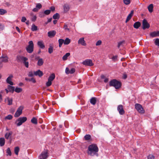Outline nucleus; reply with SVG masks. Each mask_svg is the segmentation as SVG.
<instances>
[{"mask_svg":"<svg viewBox=\"0 0 159 159\" xmlns=\"http://www.w3.org/2000/svg\"><path fill=\"white\" fill-rule=\"evenodd\" d=\"M98 148L97 145L92 144L89 145L88 147V154L91 156H93L98 151Z\"/></svg>","mask_w":159,"mask_h":159,"instance_id":"nucleus-1","label":"nucleus"},{"mask_svg":"<svg viewBox=\"0 0 159 159\" xmlns=\"http://www.w3.org/2000/svg\"><path fill=\"white\" fill-rule=\"evenodd\" d=\"M110 86H113L116 89L119 88L121 86V83L120 82L117 81L116 79L111 80L109 83Z\"/></svg>","mask_w":159,"mask_h":159,"instance_id":"nucleus-2","label":"nucleus"},{"mask_svg":"<svg viewBox=\"0 0 159 159\" xmlns=\"http://www.w3.org/2000/svg\"><path fill=\"white\" fill-rule=\"evenodd\" d=\"M29 45L26 48L27 52L30 53H32L34 51V44L32 41H30Z\"/></svg>","mask_w":159,"mask_h":159,"instance_id":"nucleus-3","label":"nucleus"},{"mask_svg":"<svg viewBox=\"0 0 159 159\" xmlns=\"http://www.w3.org/2000/svg\"><path fill=\"white\" fill-rule=\"evenodd\" d=\"M48 157V150H45L43 151L39 156V159H46Z\"/></svg>","mask_w":159,"mask_h":159,"instance_id":"nucleus-4","label":"nucleus"},{"mask_svg":"<svg viewBox=\"0 0 159 159\" xmlns=\"http://www.w3.org/2000/svg\"><path fill=\"white\" fill-rule=\"evenodd\" d=\"M135 107L137 111L140 114H142L144 113V111L140 104L136 103L135 105Z\"/></svg>","mask_w":159,"mask_h":159,"instance_id":"nucleus-5","label":"nucleus"},{"mask_svg":"<svg viewBox=\"0 0 159 159\" xmlns=\"http://www.w3.org/2000/svg\"><path fill=\"white\" fill-rule=\"evenodd\" d=\"M27 120V118L26 117H19L17 121L18 122L17 124V126H20L23 123L25 122Z\"/></svg>","mask_w":159,"mask_h":159,"instance_id":"nucleus-6","label":"nucleus"},{"mask_svg":"<svg viewBox=\"0 0 159 159\" xmlns=\"http://www.w3.org/2000/svg\"><path fill=\"white\" fill-rule=\"evenodd\" d=\"M82 64L84 65L90 66H92L94 65L92 62V60L89 59H86L83 61L82 62Z\"/></svg>","mask_w":159,"mask_h":159,"instance_id":"nucleus-7","label":"nucleus"},{"mask_svg":"<svg viewBox=\"0 0 159 159\" xmlns=\"http://www.w3.org/2000/svg\"><path fill=\"white\" fill-rule=\"evenodd\" d=\"M23 109V107L22 106L20 107L16 111L14 116L15 117H18L22 113V111Z\"/></svg>","mask_w":159,"mask_h":159,"instance_id":"nucleus-8","label":"nucleus"},{"mask_svg":"<svg viewBox=\"0 0 159 159\" xmlns=\"http://www.w3.org/2000/svg\"><path fill=\"white\" fill-rule=\"evenodd\" d=\"M143 29V30H145L146 29H148L150 27V25L148 23L147 20L145 19H144L143 20L142 22Z\"/></svg>","mask_w":159,"mask_h":159,"instance_id":"nucleus-9","label":"nucleus"},{"mask_svg":"<svg viewBox=\"0 0 159 159\" xmlns=\"http://www.w3.org/2000/svg\"><path fill=\"white\" fill-rule=\"evenodd\" d=\"M117 109L120 115H123L124 114L125 111L123 109V106L122 105H119L117 107Z\"/></svg>","mask_w":159,"mask_h":159,"instance_id":"nucleus-10","label":"nucleus"},{"mask_svg":"<svg viewBox=\"0 0 159 159\" xmlns=\"http://www.w3.org/2000/svg\"><path fill=\"white\" fill-rule=\"evenodd\" d=\"M75 71V69L74 68H72L70 70L68 67H66L65 70V72L67 74H72Z\"/></svg>","mask_w":159,"mask_h":159,"instance_id":"nucleus-11","label":"nucleus"},{"mask_svg":"<svg viewBox=\"0 0 159 159\" xmlns=\"http://www.w3.org/2000/svg\"><path fill=\"white\" fill-rule=\"evenodd\" d=\"M13 77V75H11L7 78L6 80V82L7 83L11 85L14 84L11 81L12 78Z\"/></svg>","mask_w":159,"mask_h":159,"instance_id":"nucleus-12","label":"nucleus"},{"mask_svg":"<svg viewBox=\"0 0 159 159\" xmlns=\"http://www.w3.org/2000/svg\"><path fill=\"white\" fill-rule=\"evenodd\" d=\"M56 32L55 30H52L48 32V36L51 38L54 37L56 35Z\"/></svg>","mask_w":159,"mask_h":159,"instance_id":"nucleus-13","label":"nucleus"},{"mask_svg":"<svg viewBox=\"0 0 159 159\" xmlns=\"http://www.w3.org/2000/svg\"><path fill=\"white\" fill-rule=\"evenodd\" d=\"M78 43L79 44H81L82 45L84 46L86 45V43L84 40V38H80L78 40Z\"/></svg>","mask_w":159,"mask_h":159,"instance_id":"nucleus-14","label":"nucleus"},{"mask_svg":"<svg viewBox=\"0 0 159 159\" xmlns=\"http://www.w3.org/2000/svg\"><path fill=\"white\" fill-rule=\"evenodd\" d=\"M150 36L152 37H154L159 36V31H154L152 32L150 34Z\"/></svg>","mask_w":159,"mask_h":159,"instance_id":"nucleus-15","label":"nucleus"},{"mask_svg":"<svg viewBox=\"0 0 159 159\" xmlns=\"http://www.w3.org/2000/svg\"><path fill=\"white\" fill-rule=\"evenodd\" d=\"M12 131H10L9 132H7L6 133L5 135V137L6 139H8L9 138L11 139V135L12 134Z\"/></svg>","mask_w":159,"mask_h":159,"instance_id":"nucleus-16","label":"nucleus"},{"mask_svg":"<svg viewBox=\"0 0 159 159\" xmlns=\"http://www.w3.org/2000/svg\"><path fill=\"white\" fill-rule=\"evenodd\" d=\"M8 59L7 56L4 57L2 56L0 57V59H2L1 62H7L8 61Z\"/></svg>","mask_w":159,"mask_h":159,"instance_id":"nucleus-17","label":"nucleus"},{"mask_svg":"<svg viewBox=\"0 0 159 159\" xmlns=\"http://www.w3.org/2000/svg\"><path fill=\"white\" fill-rule=\"evenodd\" d=\"M34 73L35 75H38L39 77H41L43 75V72L39 70L36 71H34Z\"/></svg>","mask_w":159,"mask_h":159,"instance_id":"nucleus-18","label":"nucleus"},{"mask_svg":"<svg viewBox=\"0 0 159 159\" xmlns=\"http://www.w3.org/2000/svg\"><path fill=\"white\" fill-rule=\"evenodd\" d=\"M97 98L95 97H92L90 99V102L91 104L94 105L96 102Z\"/></svg>","mask_w":159,"mask_h":159,"instance_id":"nucleus-19","label":"nucleus"},{"mask_svg":"<svg viewBox=\"0 0 159 159\" xmlns=\"http://www.w3.org/2000/svg\"><path fill=\"white\" fill-rule=\"evenodd\" d=\"M37 44L40 48L43 49L44 48L45 46L42 41H39L38 42Z\"/></svg>","mask_w":159,"mask_h":159,"instance_id":"nucleus-20","label":"nucleus"},{"mask_svg":"<svg viewBox=\"0 0 159 159\" xmlns=\"http://www.w3.org/2000/svg\"><path fill=\"white\" fill-rule=\"evenodd\" d=\"M140 22L139 21H137L134 23L133 26L134 28L137 29L140 26Z\"/></svg>","mask_w":159,"mask_h":159,"instance_id":"nucleus-21","label":"nucleus"},{"mask_svg":"<svg viewBox=\"0 0 159 159\" xmlns=\"http://www.w3.org/2000/svg\"><path fill=\"white\" fill-rule=\"evenodd\" d=\"M70 9V7L69 5L67 4H65L64 6V12L65 13L68 11Z\"/></svg>","mask_w":159,"mask_h":159,"instance_id":"nucleus-22","label":"nucleus"},{"mask_svg":"<svg viewBox=\"0 0 159 159\" xmlns=\"http://www.w3.org/2000/svg\"><path fill=\"white\" fill-rule=\"evenodd\" d=\"M55 76L54 73L52 74L49 77L48 80L52 82L55 78Z\"/></svg>","mask_w":159,"mask_h":159,"instance_id":"nucleus-23","label":"nucleus"},{"mask_svg":"<svg viewBox=\"0 0 159 159\" xmlns=\"http://www.w3.org/2000/svg\"><path fill=\"white\" fill-rule=\"evenodd\" d=\"M24 57L21 56L20 55H18L16 57V60L18 62H22L23 58Z\"/></svg>","mask_w":159,"mask_h":159,"instance_id":"nucleus-24","label":"nucleus"},{"mask_svg":"<svg viewBox=\"0 0 159 159\" xmlns=\"http://www.w3.org/2000/svg\"><path fill=\"white\" fill-rule=\"evenodd\" d=\"M31 122L35 125H36L37 124L38 120L35 117H33L31 120Z\"/></svg>","mask_w":159,"mask_h":159,"instance_id":"nucleus-25","label":"nucleus"},{"mask_svg":"<svg viewBox=\"0 0 159 159\" xmlns=\"http://www.w3.org/2000/svg\"><path fill=\"white\" fill-rule=\"evenodd\" d=\"M5 140L3 138H0V145L1 146H3L5 144Z\"/></svg>","mask_w":159,"mask_h":159,"instance_id":"nucleus-26","label":"nucleus"},{"mask_svg":"<svg viewBox=\"0 0 159 159\" xmlns=\"http://www.w3.org/2000/svg\"><path fill=\"white\" fill-rule=\"evenodd\" d=\"M43 59L42 58H40L38 61L37 64L39 66H40L43 64Z\"/></svg>","mask_w":159,"mask_h":159,"instance_id":"nucleus-27","label":"nucleus"},{"mask_svg":"<svg viewBox=\"0 0 159 159\" xmlns=\"http://www.w3.org/2000/svg\"><path fill=\"white\" fill-rule=\"evenodd\" d=\"M70 53L69 52L66 53V54L62 58V60L64 61L66 60L67 59L68 57L70 56Z\"/></svg>","mask_w":159,"mask_h":159,"instance_id":"nucleus-28","label":"nucleus"},{"mask_svg":"<svg viewBox=\"0 0 159 159\" xmlns=\"http://www.w3.org/2000/svg\"><path fill=\"white\" fill-rule=\"evenodd\" d=\"M153 4H151L148 6V9L149 12H151L153 11Z\"/></svg>","mask_w":159,"mask_h":159,"instance_id":"nucleus-29","label":"nucleus"},{"mask_svg":"<svg viewBox=\"0 0 159 159\" xmlns=\"http://www.w3.org/2000/svg\"><path fill=\"white\" fill-rule=\"evenodd\" d=\"M64 40L62 39H59L58 40V42L59 43V46L60 48L61 47L63 43H64Z\"/></svg>","mask_w":159,"mask_h":159,"instance_id":"nucleus-30","label":"nucleus"},{"mask_svg":"<svg viewBox=\"0 0 159 159\" xmlns=\"http://www.w3.org/2000/svg\"><path fill=\"white\" fill-rule=\"evenodd\" d=\"M70 42V40L68 38H66L64 40V44L65 45H68Z\"/></svg>","mask_w":159,"mask_h":159,"instance_id":"nucleus-31","label":"nucleus"},{"mask_svg":"<svg viewBox=\"0 0 159 159\" xmlns=\"http://www.w3.org/2000/svg\"><path fill=\"white\" fill-rule=\"evenodd\" d=\"M8 89L10 92H13L15 90V87L14 86L9 85L8 87Z\"/></svg>","mask_w":159,"mask_h":159,"instance_id":"nucleus-32","label":"nucleus"},{"mask_svg":"<svg viewBox=\"0 0 159 159\" xmlns=\"http://www.w3.org/2000/svg\"><path fill=\"white\" fill-rule=\"evenodd\" d=\"M85 140H89L91 138V136L90 134H86L84 137Z\"/></svg>","mask_w":159,"mask_h":159,"instance_id":"nucleus-33","label":"nucleus"},{"mask_svg":"<svg viewBox=\"0 0 159 159\" xmlns=\"http://www.w3.org/2000/svg\"><path fill=\"white\" fill-rule=\"evenodd\" d=\"M52 17L54 19H58L60 17L59 14L58 13H56L53 15Z\"/></svg>","mask_w":159,"mask_h":159,"instance_id":"nucleus-34","label":"nucleus"},{"mask_svg":"<svg viewBox=\"0 0 159 159\" xmlns=\"http://www.w3.org/2000/svg\"><path fill=\"white\" fill-rule=\"evenodd\" d=\"M25 79L27 81H32L33 83H35L36 82L35 80L33 78H32L31 79H29L27 78H25Z\"/></svg>","mask_w":159,"mask_h":159,"instance_id":"nucleus-35","label":"nucleus"},{"mask_svg":"<svg viewBox=\"0 0 159 159\" xmlns=\"http://www.w3.org/2000/svg\"><path fill=\"white\" fill-rule=\"evenodd\" d=\"M6 153L7 156H11V152L9 148H8L6 150Z\"/></svg>","mask_w":159,"mask_h":159,"instance_id":"nucleus-36","label":"nucleus"},{"mask_svg":"<svg viewBox=\"0 0 159 159\" xmlns=\"http://www.w3.org/2000/svg\"><path fill=\"white\" fill-rule=\"evenodd\" d=\"M19 148L18 147H16L15 148L14 152L15 154L16 155H18V152L19 151Z\"/></svg>","mask_w":159,"mask_h":159,"instance_id":"nucleus-37","label":"nucleus"},{"mask_svg":"<svg viewBox=\"0 0 159 159\" xmlns=\"http://www.w3.org/2000/svg\"><path fill=\"white\" fill-rule=\"evenodd\" d=\"M22 89L20 88L16 87L15 89V91L17 93L21 92L22 91Z\"/></svg>","mask_w":159,"mask_h":159,"instance_id":"nucleus-38","label":"nucleus"},{"mask_svg":"<svg viewBox=\"0 0 159 159\" xmlns=\"http://www.w3.org/2000/svg\"><path fill=\"white\" fill-rule=\"evenodd\" d=\"M53 47H52V46H51V45H50L49 46V47L48 49V52L50 54H51L53 52Z\"/></svg>","mask_w":159,"mask_h":159,"instance_id":"nucleus-39","label":"nucleus"},{"mask_svg":"<svg viewBox=\"0 0 159 159\" xmlns=\"http://www.w3.org/2000/svg\"><path fill=\"white\" fill-rule=\"evenodd\" d=\"M37 30V27L33 24L32 26L31 30L33 31H35Z\"/></svg>","mask_w":159,"mask_h":159,"instance_id":"nucleus-40","label":"nucleus"},{"mask_svg":"<svg viewBox=\"0 0 159 159\" xmlns=\"http://www.w3.org/2000/svg\"><path fill=\"white\" fill-rule=\"evenodd\" d=\"M7 99L8 102V104L9 105H11L12 103V98H7Z\"/></svg>","mask_w":159,"mask_h":159,"instance_id":"nucleus-41","label":"nucleus"},{"mask_svg":"<svg viewBox=\"0 0 159 159\" xmlns=\"http://www.w3.org/2000/svg\"><path fill=\"white\" fill-rule=\"evenodd\" d=\"M134 13L133 10H132L131 11L130 13L128 15L127 18L130 20L132 16Z\"/></svg>","mask_w":159,"mask_h":159,"instance_id":"nucleus-42","label":"nucleus"},{"mask_svg":"<svg viewBox=\"0 0 159 159\" xmlns=\"http://www.w3.org/2000/svg\"><path fill=\"white\" fill-rule=\"evenodd\" d=\"M7 13L6 10L3 9H0V14L3 15Z\"/></svg>","mask_w":159,"mask_h":159,"instance_id":"nucleus-43","label":"nucleus"},{"mask_svg":"<svg viewBox=\"0 0 159 159\" xmlns=\"http://www.w3.org/2000/svg\"><path fill=\"white\" fill-rule=\"evenodd\" d=\"M51 13V10H47L44 11V13L45 15H48Z\"/></svg>","mask_w":159,"mask_h":159,"instance_id":"nucleus-44","label":"nucleus"},{"mask_svg":"<svg viewBox=\"0 0 159 159\" xmlns=\"http://www.w3.org/2000/svg\"><path fill=\"white\" fill-rule=\"evenodd\" d=\"M52 84V81L48 80V82L46 83V85L47 87H49Z\"/></svg>","mask_w":159,"mask_h":159,"instance_id":"nucleus-45","label":"nucleus"},{"mask_svg":"<svg viewBox=\"0 0 159 159\" xmlns=\"http://www.w3.org/2000/svg\"><path fill=\"white\" fill-rule=\"evenodd\" d=\"M124 43V41H122L120 42H119L118 43L117 47L118 48H120V46L122 45Z\"/></svg>","mask_w":159,"mask_h":159,"instance_id":"nucleus-46","label":"nucleus"},{"mask_svg":"<svg viewBox=\"0 0 159 159\" xmlns=\"http://www.w3.org/2000/svg\"><path fill=\"white\" fill-rule=\"evenodd\" d=\"M36 7L39 9L42 8V5L40 3H38L36 4Z\"/></svg>","mask_w":159,"mask_h":159,"instance_id":"nucleus-47","label":"nucleus"},{"mask_svg":"<svg viewBox=\"0 0 159 159\" xmlns=\"http://www.w3.org/2000/svg\"><path fill=\"white\" fill-rule=\"evenodd\" d=\"M124 3L126 5H128L130 2V0H123Z\"/></svg>","mask_w":159,"mask_h":159,"instance_id":"nucleus-48","label":"nucleus"},{"mask_svg":"<svg viewBox=\"0 0 159 159\" xmlns=\"http://www.w3.org/2000/svg\"><path fill=\"white\" fill-rule=\"evenodd\" d=\"M155 43L156 45H157L159 47V39H155Z\"/></svg>","mask_w":159,"mask_h":159,"instance_id":"nucleus-49","label":"nucleus"},{"mask_svg":"<svg viewBox=\"0 0 159 159\" xmlns=\"http://www.w3.org/2000/svg\"><path fill=\"white\" fill-rule=\"evenodd\" d=\"M154 156L152 154H150L148 156V159H154Z\"/></svg>","mask_w":159,"mask_h":159,"instance_id":"nucleus-50","label":"nucleus"},{"mask_svg":"<svg viewBox=\"0 0 159 159\" xmlns=\"http://www.w3.org/2000/svg\"><path fill=\"white\" fill-rule=\"evenodd\" d=\"M37 18V17L35 15L33 16L31 18V20L32 21H35Z\"/></svg>","mask_w":159,"mask_h":159,"instance_id":"nucleus-51","label":"nucleus"},{"mask_svg":"<svg viewBox=\"0 0 159 159\" xmlns=\"http://www.w3.org/2000/svg\"><path fill=\"white\" fill-rule=\"evenodd\" d=\"M12 116L11 115H9L6 116L5 119H6L11 120L12 119Z\"/></svg>","mask_w":159,"mask_h":159,"instance_id":"nucleus-52","label":"nucleus"},{"mask_svg":"<svg viewBox=\"0 0 159 159\" xmlns=\"http://www.w3.org/2000/svg\"><path fill=\"white\" fill-rule=\"evenodd\" d=\"M45 14L43 12H40L39 13V16L40 17H43L45 16Z\"/></svg>","mask_w":159,"mask_h":159,"instance_id":"nucleus-53","label":"nucleus"},{"mask_svg":"<svg viewBox=\"0 0 159 159\" xmlns=\"http://www.w3.org/2000/svg\"><path fill=\"white\" fill-rule=\"evenodd\" d=\"M63 28L66 31H69V29L68 28V26L67 25L65 24L64 25Z\"/></svg>","mask_w":159,"mask_h":159,"instance_id":"nucleus-54","label":"nucleus"},{"mask_svg":"<svg viewBox=\"0 0 159 159\" xmlns=\"http://www.w3.org/2000/svg\"><path fill=\"white\" fill-rule=\"evenodd\" d=\"M102 43V41L100 40H98L96 43V46H99Z\"/></svg>","mask_w":159,"mask_h":159,"instance_id":"nucleus-55","label":"nucleus"},{"mask_svg":"<svg viewBox=\"0 0 159 159\" xmlns=\"http://www.w3.org/2000/svg\"><path fill=\"white\" fill-rule=\"evenodd\" d=\"M117 56H113L112 58V59L114 61H116L117 60Z\"/></svg>","mask_w":159,"mask_h":159,"instance_id":"nucleus-56","label":"nucleus"},{"mask_svg":"<svg viewBox=\"0 0 159 159\" xmlns=\"http://www.w3.org/2000/svg\"><path fill=\"white\" fill-rule=\"evenodd\" d=\"M28 75L29 77H33L34 76V74L32 72L30 71L29 72Z\"/></svg>","mask_w":159,"mask_h":159,"instance_id":"nucleus-57","label":"nucleus"},{"mask_svg":"<svg viewBox=\"0 0 159 159\" xmlns=\"http://www.w3.org/2000/svg\"><path fill=\"white\" fill-rule=\"evenodd\" d=\"M28 59L26 57H24L23 59L22 62H23V63H24L25 61H26L27 60H28Z\"/></svg>","mask_w":159,"mask_h":159,"instance_id":"nucleus-58","label":"nucleus"},{"mask_svg":"<svg viewBox=\"0 0 159 159\" xmlns=\"http://www.w3.org/2000/svg\"><path fill=\"white\" fill-rule=\"evenodd\" d=\"M26 20V18L25 17L23 16L22 17V19H21V21L22 22H25V21Z\"/></svg>","mask_w":159,"mask_h":159,"instance_id":"nucleus-59","label":"nucleus"},{"mask_svg":"<svg viewBox=\"0 0 159 159\" xmlns=\"http://www.w3.org/2000/svg\"><path fill=\"white\" fill-rule=\"evenodd\" d=\"M24 64L26 67H27V68L28 67L29 62L28 61H25V62L24 63Z\"/></svg>","mask_w":159,"mask_h":159,"instance_id":"nucleus-60","label":"nucleus"},{"mask_svg":"<svg viewBox=\"0 0 159 159\" xmlns=\"http://www.w3.org/2000/svg\"><path fill=\"white\" fill-rule=\"evenodd\" d=\"M4 28V26L0 23V31L2 30Z\"/></svg>","mask_w":159,"mask_h":159,"instance_id":"nucleus-61","label":"nucleus"},{"mask_svg":"<svg viewBox=\"0 0 159 159\" xmlns=\"http://www.w3.org/2000/svg\"><path fill=\"white\" fill-rule=\"evenodd\" d=\"M38 10L39 9L36 7L33 9V11L34 12H36L38 11Z\"/></svg>","mask_w":159,"mask_h":159,"instance_id":"nucleus-62","label":"nucleus"},{"mask_svg":"<svg viewBox=\"0 0 159 159\" xmlns=\"http://www.w3.org/2000/svg\"><path fill=\"white\" fill-rule=\"evenodd\" d=\"M50 10H51V11H53L55 10V8L54 7L52 6L50 7Z\"/></svg>","mask_w":159,"mask_h":159,"instance_id":"nucleus-63","label":"nucleus"},{"mask_svg":"<svg viewBox=\"0 0 159 159\" xmlns=\"http://www.w3.org/2000/svg\"><path fill=\"white\" fill-rule=\"evenodd\" d=\"M16 30L19 33H20V29H19V28L18 26H16Z\"/></svg>","mask_w":159,"mask_h":159,"instance_id":"nucleus-64","label":"nucleus"}]
</instances>
